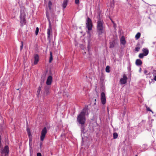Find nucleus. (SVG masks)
<instances>
[{
  "instance_id": "7",
  "label": "nucleus",
  "mask_w": 156,
  "mask_h": 156,
  "mask_svg": "<svg viewBox=\"0 0 156 156\" xmlns=\"http://www.w3.org/2000/svg\"><path fill=\"white\" fill-rule=\"evenodd\" d=\"M101 103L104 105L106 103V97L104 93L102 92L101 94Z\"/></svg>"
},
{
  "instance_id": "18",
  "label": "nucleus",
  "mask_w": 156,
  "mask_h": 156,
  "mask_svg": "<svg viewBox=\"0 0 156 156\" xmlns=\"http://www.w3.org/2000/svg\"><path fill=\"white\" fill-rule=\"evenodd\" d=\"M141 34L140 33H138L135 35V38L136 40H138L139 39L140 36Z\"/></svg>"
},
{
  "instance_id": "3",
  "label": "nucleus",
  "mask_w": 156,
  "mask_h": 156,
  "mask_svg": "<svg viewBox=\"0 0 156 156\" xmlns=\"http://www.w3.org/2000/svg\"><path fill=\"white\" fill-rule=\"evenodd\" d=\"M0 148L1 156H6L8 155L9 152V147L7 145L5 146L4 148H3V146L1 144Z\"/></svg>"
},
{
  "instance_id": "1",
  "label": "nucleus",
  "mask_w": 156,
  "mask_h": 156,
  "mask_svg": "<svg viewBox=\"0 0 156 156\" xmlns=\"http://www.w3.org/2000/svg\"><path fill=\"white\" fill-rule=\"evenodd\" d=\"M87 111L88 110L87 109H83L77 117V121L81 125V129L82 132H84V128L83 125L86 121L85 115Z\"/></svg>"
},
{
  "instance_id": "34",
  "label": "nucleus",
  "mask_w": 156,
  "mask_h": 156,
  "mask_svg": "<svg viewBox=\"0 0 156 156\" xmlns=\"http://www.w3.org/2000/svg\"><path fill=\"white\" fill-rule=\"evenodd\" d=\"M147 73V71L146 70H145L144 71V73L145 74H146Z\"/></svg>"
},
{
  "instance_id": "5",
  "label": "nucleus",
  "mask_w": 156,
  "mask_h": 156,
  "mask_svg": "<svg viewBox=\"0 0 156 156\" xmlns=\"http://www.w3.org/2000/svg\"><path fill=\"white\" fill-rule=\"evenodd\" d=\"M86 24L88 30H91L92 29V23L91 20L89 18H88Z\"/></svg>"
},
{
  "instance_id": "25",
  "label": "nucleus",
  "mask_w": 156,
  "mask_h": 156,
  "mask_svg": "<svg viewBox=\"0 0 156 156\" xmlns=\"http://www.w3.org/2000/svg\"><path fill=\"white\" fill-rule=\"evenodd\" d=\"M32 142V137H29V145L30 147V146L31 145Z\"/></svg>"
},
{
  "instance_id": "17",
  "label": "nucleus",
  "mask_w": 156,
  "mask_h": 156,
  "mask_svg": "<svg viewBox=\"0 0 156 156\" xmlns=\"http://www.w3.org/2000/svg\"><path fill=\"white\" fill-rule=\"evenodd\" d=\"M50 93L49 89H46L44 94V96H45L46 95H47Z\"/></svg>"
},
{
  "instance_id": "8",
  "label": "nucleus",
  "mask_w": 156,
  "mask_h": 156,
  "mask_svg": "<svg viewBox=\"0 0 156 156\" xmlns=\"http://www.w3.org/2000/svg\"><path fill=\"white\" fill-rule=\"evenodd\" d=\"M52 82V77L51 76H48L46 81V83L48 85H51Z\"/></svg>"
},
{
  "instance_id": "23",
  "label": "nucleus",
  "mask_w": 156,
  "mask_h": 156,
  "mask_svg": "<svg viewBox=\"0 0 156 156\" xmlns=\"http://www.w3.org/2000/svg\"><path fill=\"white\" fill-rule=\"evenodd\" d=\"M41 86H40L38 88V89L37 91V93L38 94H40V92L41 91Z\"/></svg>"
},
{
  "instance_id": "37",
  "label": "nucleus",
  "mask_w": 156,
  "mask_h": 156,
  "mask_svg": "<svg viewBox=\"0 0 156 156\" xmlns=\"http://www.w3.org/2000/svg\"><path fill=\"white\" fill-rule=\"evenodd\" d=\"M88 50L89 51V46H88Z\"/></svg>"
},
{
  "instance_id": "27",
  "label": "nucleus",
  "mask_w": 156,
  "mask_h": 156,
  "mask_svg": "<svg viewBox=\"0 0 156 156\" xmlns=\"http://www.w3.org/2000/svg\"><path fill=\"white\" fill-rule=\"evenodd\" d=\"M146 108L147 110V111H150V112H151L152 113H153V114L154 113V112L151 110V109H150V108H149L147 107H146Z\"/></svg>"
},
{
  "instance_id": "29",
  "label": "nucleus",
  "mask_w": 156,
  "mask_h": 156,
  "mask_svg": "<svg viewBox=\"0 0 156 156\" xmlns=\"http://www.w3.org/2000/svg\"><path fill=\"white\" fill-rule=\"evenodd\" d=\"M140 49V48L139 47H136L135 48V50L137 51H138Z\"/></svg>"
},
{
  "instance_id": "13",
  "label": "nucleus",
  "mask_w": 156,
  "mask_h": 156,
  "mask_svg": "<svg viewBox=\"0 0 156 156\" xmlns=\"http://www.w3.org/2000/svg\"><path fill=\"white\" fill-rule=\"evenodd\" d=\"M120 42L121 44L123 45H125L126 43V41L125 40L124 37L122 36L120 40Z\"/></svg>"
},
{
  "instance_id": "31",
  "label": "nucleus",
  "mask_w": 156,
  "mask_h": 156,
  "mask_svg": "<svg viewBox=\"0 0 156 156\" xmlns=\"http://www.w3.org/2000/svg\"><path fill=\"white\" fill-rule=\"evenodd\" d=\"M75 3L76 4H78L79 3V0H75Z\"/></svg>"
},
{
  "instance_id": "32",
  "label": "nucleus",
  "mask_w": 156,
  "mask_h": 156,
  "mask_svg": "<svg viewBox=\"0 0 156 156\" xmlns=\"http://www.w3.org/2000/svg\"><path fill=\"white\" fill-rule=\"evenodd\" d=\"M37 156H41V154L40 153H38L37 154Z\"/></svg>"
},
{
  "instance_id": "19",
  "label": "nucleus",
  "mask_w": 156,
  "mask_h": 156,
  "mask_svg": "<svg viewBox=\"0 0 156 156\" xmlns=\"http://www.w3.org/2000/svg\"><path fill=\"white\" fill-rule=\"evenodd\" d=\"M53 59L52 53L51 52H50V57L49 60V62L51 63Z\"/></svg>"
},
{
  "instance_id": "4",
  "label": "nucleus",
  "mask_w": 156,
  "mask_h": 156,
  "mask_svg": "<svg viewBox=\"0 0 156 156\" xmlns=\"http://www.w3.org/2000/svg\"><path fill=\"white\" fill-rule=\"evenodd\" d=\"M47 133V129L46 127H44L42 129L41 132V134L40 136V140L41 141H43L44 140Z\"/></svg>"
},
{
  "instance_id": "20",
  "label": "nucleus",
  "mask_w": 156,
  "mask_h": 156,
  "mask_svg": "<svg viewBox=\"0 0 156 156\" xmlns=\"http://www.w3.org/2000/svg\"><path fill=\"white\" fill-rule=\"evenodd\" d=\"M113 136L114 139H116L118 137V135L117 133H113Z\"/></svg>"
},
{
  "instance_id": "15",
  "label": "nucleus",
  "mask_w": 156,
  "mask_h": 156,
  "mask_svg": "<svg viewBox=\"0 0 156 156\" xmlns=\"http://www.w3.org/2000/svg\"><path fill=\"white\" fill-rule=\"evenodd\" d=\"M136 63L137 65L140 66L142 64V62L140 59H137L136 60Z\"/></svg>"
},
{
  "instance_id": "2",
  "label": "nucleus",
  "mask_w": 156,
  "mask_h": 156,
  "mask_svg": "<svg viewBox=\"0 0 156 156\" xmlns=\"http://www.w3.org/2000/svg\"><path fill=\"white\" fill-rule=\"evenodd\" d=\"M97 31L100 36L102 34L104 30L103 22L101 20H99L97 22Z\"/></svg>"
},
{
  "instance_id": "24",
  "label": "nucleus",
  "mask_w": 156,
  "mask_h": 156,
  "mask_svg": "<svg viewBox=\"0 0 156 156\" xmlns=\"http://www.w3.org/2000/svg\"><path fill=\"white\" fill-rule=\"evenodd\" d=\"M52 5V3L51 2L49 1L48 3V7L50 9H51V6Z\"/></svg>"
},
{
  "instance_id": "39",
  "label": "nucleus",
  "mask_w": 156,
  "mask_h": 156,
  "mask_svg": "<svg viewBox=\"0 0 156 156\" xmlns=\"http://www.w3.org/2000/svg\"><path fill=\"white\" fill-rule=\"evenodd\" d=\"M135 156H137V155H136Z\"/></svg>"
},
{
  "instance_id": "22",
  "label": "nucleus",
  "mask_w": 156,
  "mask_h": 156,
  "mask_svg": "<svg viewBox=\"0 0 156 156\" xmlns=\"http://www.w3.org/2000/svg\"><path fill=\"white\" fill-rule=\"evenodd\" d=\"M145 56L144 55L143 53H140L139 55V57L140 58H143Z\"/></svg>"
},
{
  "instance_id": "28",
  "label": "nucleus",
  "mask_w": 156,
  "mask_h": 156,
  "mask_svg": "<svg viewBox=\"0 0 156 156\" xmlns=\"http://www.w3.org/2000/svg\"><path fill=\"white\" fill-rule=\"evenodd\" d=\"M27 131L28 133L29 136V137H31L30 136H31V135L30 132V131L29 129H27Z\"/></svg>"
},
{
  "instance_id": "11",
  "label": "nucleus",
  "mask_w": 156,
  "mask_h": 156,
  "mask_svg": "<svg viewBox=\"0 0 156 156\" xmlns=\"http://www.w3.org/2000/svg\"><path fill=\"white\" fill-rule=\"evenodd\" d=\"M153 76L154 77V78L153 79L151 80V81H149V83L150 84L151 83H153H153H154V82L153 81V80H154L156 81V70H154V71L153 73Z\"/></svg>"
},
{
  "instance_id": "21",
  "label": "nucleus",
  "mask_w": 156,
  "mask_h": 156,
  "mask_svg": "<svg viewBox=\"0 0 156 156\" xmlns=\"http://www.w3.org/2000/svg\"><path fill=\"white\" fill-rule=\"evenodd\" d=\"M106 72L107 73H109L110 72V67L108 66H107L105 69Z\"/></svg>"
},
{
  "instance_id": "38",
  "label": "nucleus",
  "mask_w": 156,
  "mask_h": 156,
  "mask_svg": "<svg viewBox=\"0 0 156 156\" xmlns=\"http://www.w3.org/2000/svg\"><path fill=\"white\" fill-rule=\"evenodd\" d=\"M48 20H49V21H50V20H49V18H48Z\"/></svg>"
},
{
  "instance_id": "9",
  "label": "nucleus",
  "mask_w": 156,
  "mask_h": 156,
  "mask_svg": "<svg viewBox=\"0 0 156 156\" xmlns=\"http://www.w3.org/2000/svg\"><path fill=\"white\" fill-rule=\"evenodd\" d=\"M52 32V29L50 24V23L49 27L47 30V34H48V38L50 39V35Z\"/></svg>"
},
{
  "instance_id": "14",
  "label": "nucleus",
  "mask_w": 156,
  "mask_h": 156,
  "mask_svg": "<svg viewBox=\"0 0 156 156\" xmlns=\"http://www.w3.org/2000/svg\"><path fill=\"white\" fill-rule=\"evenodd\" d=\"M142 51L143 54L144 55V56H147L148 54V50L147 48H143Z\"/></svg>"
},
{
  "instance_id": "6",
  "label": "nucleus",
  "mask_w": 156,
  "mask_h": 156,
  "mask_svg": "<svg viewBox=\"0 0 156 156\" xmlns=\"http://www.w3.org/2000/svg\"><path fill=\"white\" fill-rule=\"evenodd\" d=\"M127 77L125 74H123L122 77L120 80V83L121 84H125L126 83Z\"/></svg>"
},
{
  "instance_id": "16",
  "label": "nucleus",
  "mask_w": 156,
  "mask_h": 156,
  "mask_svg": "<svg viewBox=\"0 0 156 156\" xmlns=\"http://www.w3.org/2000/svg\"><path fill=\"white\" fill-rule=\"evenodd\" d=\"M68 1L67 0H65L63 2V3L62 4V7L64 9H65L66 8L67 4Z\"/></svg>"
},
{
  "instance_id": "33",
  "label": "nucleus",
  "mask_w": 156,
  "mask_h": 156,
  "mask_svg": "<svg viewBox=\"0 0 156 156\" xmlns=\"http://www.w3.org/2000/svg\"><path fill=\"white\" fill-rule=\"evenodd\" d=\"M141 68H140V69L139 70V72L140 73L141 72Z\"/></svg>"
},
{
  "instance_id": "36",
  "label": "nucleus",
  "mask_w": 156,
  "mask_h": 156,
  "mask_svg": "<svg viewBox=\"0 0 156 156\" xmlns=\"http://www.w3.org/2000/svg\"><path fill=\"white\" fill-rule=\"evenodd\" d=\"M42 143H40V146L41 147L42 145Z\"/></svg>"
},
{
  "instance_id": "10",
  "label": "nucleus",
  "mask_w": 156,
  "mask_h": 156,
  "mask_svg": "<svg viewBox=\"0 0 156 156\" xmlns=\"http://www.w3.org/2000/svg\"><path fill=\"white\" fill-rule=\"evenodd\" d=\"M34 64L35 65L37 64L39 61V57L38 55L36 54L34 55Z\"/></svg>"
},
{
  "instance_id": "26",
  "label": "nucleus",
  "mask_w": 156,
  "mask_h": 156,
  "mask_svg": "<svg viewBox=\"0 0 156 156\" xmlns=\"http://www.w3.org/2000/svg\"><path fill=\"white\" fill-rule=\"evenodd\" d=\"M39 31V29L37 27L36 28V31H35V34L36 35H37L38 34Z\"/></svg>"
},
{
  "instance_id": "30",
  "label": "nucleus",
  "mask_w": 156,
  "mask_h": 156,
  "mask_svg": "<svg viewBox=\"0 0 156 156\" xmlns=\"http://www.w3.org/2000/svg\"><path fill=\"white\" fill-rule=\"evenodd\" d=\"M23 42H21V45L20 46V49L21 50H22L23 49Z\"/></svg>"
},
{
  "instance_id": "12",
  "label": "nucleus",
  "mask_w": 156,
  "mask_h": 156,
  "mask_svg": "<svg viewBox=\"0 0 156 156\" xmlns=\"http://www.w3.org/2000/svg\"><path fill=\"white\" fill-rule=\"evenodd\" d=\"M22 14L21 13L20 18V23L22 25H24L26 23V20L24 18L22 17Z\"/></svg>"
},
{
  "instance_id": "35",
  "label": "nucleus",
  "mask_w": 156,
  "mask_h": 156,
  "mask_svg": "<svg viewBox=\"0 0 156 156\" xmlns=\"http://www.w3.org/2000/svg\"><path fill=\"white\" fill-rule=\"evenodd\" d=\"M87 33L89 34V35H90V33L89 31H87Z\"/></svg>"
}]
</instances>
